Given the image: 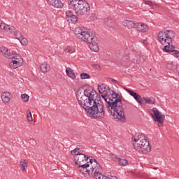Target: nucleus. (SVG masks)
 Listing matches in <instances>:
<instances>
[{
	"mask_svg": "<svg viewBox=\"0 0 179 179\" xmlns=\"http://www.w3.org/2000/svg\"><path fill=\"white\" fill-rule=\"evenodd\" d=\"M102 99L107 103L106 108L110 112V116L113 120H118L125 122V113L122 106V99L120 94L115 93L113 90H99ZM112 92V93H111Z\"/></svg>",
	"mask_w": 179,
	"mask_h": 179,
	"instance_id": "1",
	"label": "nucleus"
},
{
	"mask_svg": "<svg viewBox=\"0 0 179 179\" xmlns=\"http://www.w3.org/2000/svg\"><path fill=\"white\" fill-rule=\"evenodd\" d=\"M89 106L85 108V111L95 118H104V103L101 97L96 90H84Z\"/></svg>",
	"mask_w": 179,
	"mask_h": 179,
	"instance_id": "2",
	"label": "nucleus"
},
{
	"mask_svg": "<svg viewBox=\"0 0 179 179\" xmlns=\"http://www.w3.org/2000/svg\"><path fill=\"white\" fill-rule=\"evenodd\" d=\"M78 170L85 177H94L95 179H117L108 178L103 174V168L95 159H90V162L78 166Z\"/></svg>",
	"mask_w": 179,
	"mask_h": 179,
	"instance_id": "3",
	"label": "nucleus"
},
{
	"mask_svg": "<svg viewBox=\"0 0 179 179\" xmlns=\"http://www.w3.org/2000/svg\"><path fill=\"white\" fill-rule=\"evenodd\" d=\"M133 139V146L137 152H140L141 153H148L150 152L152 147H150V144L145 135L138 133L136 134L134 136L132 137Z\"/></svg>",
	"mask_w": 179,
	"mask_h": 179,
	"instance_id": "4",
	"label": "nucleus"
},
{
	"mask_svg": "<svg viewBox=\"0 0 179 179\" xmlns=\"http://www.w3.org/2000/svg\"><path fill=\"white\" fill-rule=\"evenodd\" d=\"M69 9L74 10L78 16H83L90 10V5L85 0H68Z\"/></svg>",
	"mask_w": 179,
	"mask_h": 179,
	"instance_id": "5",
	"label": "nucleus"
},
{
	"mask_svg": "<svg viewBox=\"0 0 179 179\" xmlns=\"http://www.w3.org/2000/svg\"><path fill=\"white\" fill-rule=\"evenodd\" d=\"M84 41L90 44L89 47L92 51H94V52H97L99 51V38L97 36H94L93 34L90 35V32H89V36L85 37V38H84Z\"/></svg>",
	"mask_w": 179,
	"mask_h": 179,
	"instance_id": "6",
	"label": "nucleus"
},
{
	"mask_svg": "<svg viewBox=\"0 0 179 179\" xmlns=\"http://www.w3.org/2000/svg\"><path fill=\"white\" fill-rule=\"evenodd\" d=\"M76 97L79 106H80V107H83L84 110L86 108V107H90V105H89L87 96H86L85 92H81L80 90H78L77 92Z\"/></svg>",
	"mask_w": 179,
	"mask_h": 179,
	"instance_id": "7",
	"label": "nucleus"
},
{
	"mask_svg": "<svg viewBox=\"0 0 179 179\" xmlns=\"http://www.w3.org/2000/svg\"><path fill=\"white\" fill-rule=\"evenodd\" d=\"M90 159V157L87 156L85 154H78L75 155L74 160H75V164L76 166H81L82 164H86L87 163H90V161L88 162Z\"/></svg>",
	"mask_w": 179,
	"mask_h": 179,
	"instance_id": "8",
	"label": "nucleus"
},
{
	"mask_svg": "<svg viewBox=\"0 0 179 179\" xmlns=\"http://www.w3.org/2000/svg\"><path fill=\"white\" fill-rule=\"evenodd\" d=\"M152 112L154 113L151 114L152 118L155 120V122H158V124H163L164 122V115H162V113L157 110V108H153Z\"/></svg>",
	"mask_w": 179,
	"mask_h": 179,
	"instance_id": "9",
	"label": "nucleus"
},
{
	"mask_svg": "<svg viewBox=\"0 0 179 179\" xmlns=\"http://www.w3.org/2000/svg\"><path fill=\"white\" fill-rule=\"evenodd\" d=\"M164 52H172V55L179 57V51L176 50V46L173 45V43H169L162 48Z\"/></svg>",
	"mask_w": 179,
	"mask_h": 179,
	"instance_id": "10",
	"label": "nucleus"
},
{
	"mask_svg": "<svg viewBox=\"0 0 179 179\" xmlns=\"http://www.w3.org/2000/svg\"><path fill=\"white\" fill-rule=\"evenodd\" d=\"M74 34L77 38L82 40V41H84L86 37H89V31H83L80 27H77L75 29Z\"/></svg>",
	"mask_w": 179,
	"mask_h": 179,
	"instance_id": "11",
	"label": "nucleus"
},
{
	"mask_svg": "<svg viewBox=\"0 0 179 179\" xmlns=\"http://www.w3.org/2000/svg\"><path fill=\"white\" fill-rule=\"evenodd\" d=\"M66 20L67 22H69V23H76V22H78V17L73 15L72 11L71 10L66 11Z\"/></svg>",
	"mask_w": 179,
	"mask_h": 179,
	"instance_id": "12",
	"label": "nucleus"
},
{
	"mask_svg": "<svg viewBox=\"0 0 179 179\" xmlns=\"http://www.w3.org/2000/svg\"><path fill=\"white\" fill-rule=\"evenodd\" d=\"M158 41H159V43H161V44H164V43H167L169 44V38L167 37V34L165 31H160L158 34Z\"/></svg>",
	"mask_w": 179,
	"mask_h": 179,
	"instance_id": "13",
	"label": "nucleus"
},
{
	"mask_svg": "<svg viewBox=\"0 0 179 179\" xmlns=\"http://www.w3.org/2000/svg\"><path fill=\"white\" fill-rule=\"evenodd\" d=\"M136 29H137L138 31H140L141 33H146L148 30V25L143 22H137Z\"/></svg>",
	"mask_w": 179,
	"mask_h": 179,
	"instance_id": "14",
	"label": "nucleus"
},
{
	"mask_svg": "<svg viewBox=\"0 0 179 179\" xmlns=\"http://www.w3.org/2000/svg\"><path fill=\"white\" fill-rule=\"evenodd\" d=\"M127 92H128L129 94H130V96H132V97H134V99H135V100L138 101L139 104H142V101H143V99H142L141 95L134 92L133 90H127Z\"/></svg>",
	"mask_w": 179,
	"mask_h": 179,
	"instance_id": "15",
	"label": "nucleus"
},
{
	"mask_svg": "<svg viewBox=\"0 0 179 179\" xmlns=\"http://www.w3.org/2000/svg\"><path fill=\"white\" fill-rule=\"evenodd\" d=\"M104 24L110 29H114L115 27V21H113V19L110 17L104 19Z\"/></svg>",
	"mask_w": 179,
	"mask_h": 179,
	"instance_id": "16",
	"label": "nucleus"
},
{
	"mask_svg": "<svg viewBox=\"0 0 179 179\" xmlns=\"http://www.w3.org/2000/svg\"><path fill=\"white\" fill-rule=\"evenodd\" d=\"M122 24L127 29H136V23L131 20H126L123 22Z\"/></svg>",
	"mask_w": 179,
	"mask_h": 179,
	"instance_id": "17",
	"label": "nucleus"
},
{
	"mask_svg": "<svg viewBox=\"0 0 179 179\" xmlns=\"http://www.w3.org/2000/svg\"><path fill=\"white\" fill-rule=\"evenodd\" d=\"M1 100L5 104H8L10 101V93L8 92H4L1 94Z\"/></svg>",
	"mask_w": 179,
	"mask_h": 179,
	"instance_id": "18",
	"label": "nucleus"
},
{
	"mask_svg": "<svg viewBox=\"0 0 179 179\" xmlns=\"http://www.w3.org/2000/svg\"><path fill=\"white\" fill-rule=\"evenodd\" d=\"M23 65V63L22 61H16V60H13L9 63V66L10 68H13V69H16V68H19V66H22Z\"/></svg>",
	"mask_w": 179,
	"mask_h": 179,
	"instance_id": "19",
	"label": "nucleus"
},
{
	"mask_svg": "<svg viewBox=\"0 0 179 179\" xmlns=\"http://www.w3.org/2000/svg\"><path fill=\"white\" fill-rule=\"evenodd\" d=\"M49 2L55 8H63L64 6V3L61 0H50Z\"/></svg>",
	"mask_w": 179,
	"mask_h": 179,
	"instance_id": "20",
	"label": "nucleus"
},
{
	"mask_svg": "<svg viewBox=\"0 0 179 179\" xmlns=\"http://www.w3.org/2000/svg\"><path fill=\"white\" fill-rule=\"evenodd\" d=\"M165 32L166 33V37H168V44H170V43H173V38L176 37L173 31L166 30L165 31Z\"/></svg>",
	"mask_w": 179,
	"mask_h": 179,
	"instance_id": "21",
	"label": "nucleus"
},
{
	"mask_svg": "<svg viewBox=\"0 0 179 179\" xmlns=\"http://www.w3.org/2000/svg\"><path fill=\"white\" fill-rule=\"evenodd\" d=\"M66 73L67 76H69V78H71V79H76V76L75 75V73L70 67L66 68Z\"/></svg>",
	"mask_w": 179,
	"mask_h": 179,
	"instance_id": "22",
	"label": "nucleus"
},
{
	"mask_svg": "<svg viewBox=\"0 0 179 179\" xmlns=\"http://www.w3.org/2000/svg\"><path fill=\"white\" fill-rule=\"evenodd\" d=\"M71 155H83V148H82L80 146L77 147L74 150L71 151Z\"/></svg>",
	"mask_w": 179,
	"mask_h": 179,
	"instance_id": "23",
	"label": "nucleus"
},
{
	"mask_svg": "<svg viewBox=\"0 0 179 179\" xmlns=\"http://www.w3.org/2000/svg\"><path fill=\"white\" fill-rule=\"evenodd\" d=\"M20 166L22 171H26L27 169V160L22 159L20 162Z\"/></svg>",
	"mask_w": 179,
	"mask_h": 179,
	"instance_id": "24",
	"label": "nucleus"
},
{
	"mask_svg": "<svg viewBox=\"0 0 179 179\" xmlns=\"http://www.w3.org/2000/svg\"><path fill=\"white\" fill-rule=\"evenodd\" d=\"M40 68L41 72H43V73H45V72H48V70L50 69V66H48V64H47V63L45 62L42 63Z\"/></svg>",
	"mask_w": 179,
	"mask_h": 179,
	"instance_id": "25",
	"label": "nucleus"
},
{
	"mask_svg": "<svg viewBox=\"0 0 179 179\" xmlns=\"http://www.w3.org/2000/svg\"><path fill=\"white\" fill-rule=\"evenodd\" d=\"M143 99L145 101V104H155V101H156V99L153 97H144Z\"/></svg>",
	"mask_w": 179,
	"mask_h": 179,
	"instance_id": "26",
	"label": "nucleus"
},
{
	"mask_svg": "<svg viewBox=\"0 0 179 179\" xmlns=\"http://www.w3.org/2000/svg\"><path fill=\"white\" fill-rule=\"evenodd\" d=\"M98 90H111V88L106 84H101L98 85Z\"/></svg>",
	"mask_w": 179,
	"mask_h": 179,
	"instance_id": "27",
	"label": "nucleus"
},
{
	"mask_svg": "<svg viewBox=\"0 0 179 179\" xmlns=\"http://www.w3.org/2000/svg\"><path fill=\"white\" fill-rule=\"evenodd\" d=\"M117 160L120 166H127V164H128V161L127 159L119 157L117 158Z\"/></svg>",
	"mask_w": 179,
	"mask_h": 179,
	"instance_id": "28",
	"label": "nucleus"
},
{
	"mask_svg": "<svg viewBox=\"0 0 179 179\" xmlns=\"http://www.w3.org/2000/svg\"><path fill=\"white\" fill-rule=\"evenodd\" d=\"M0 29L1 30H5L6 31H8V29H9V25L2 22V21H1V22H0Z\"/></svg>",
	"mask_w": 179,
	"mask_h": 179,
	"instance_id": "29",
	"label": "nucleus"
},
{
	"mask_svg": "<svg viewBox=\"0 0 179 179\" xmlns=\"http://www.w3.org/2000/svg\"><path fill=\"white\" fill-rule=\"evenodd\" d=\"M109 158L113 162H117V160H118L119 157L117 155H115V154L111 152V153H109Z\"/></svg>",
	"mask_w": 179,
	"mask_h": 179,
	"instance_id": "30",
	"label": "nucleus"
},
{
	"mask_svg": "<svg viewBox=\"0 0 179 179\" xmlns=\"http://www.w3.org/2000/svg\"><path fill=\"white\" fill-rule=\"evenodd\" d=\"M8 31H10V33H12V34H17V31L16 30V28L15 27H10L8 25Z\"/></svg>",
	"mask_w": 179,
	"mask_h": 179,
	"instance_id": "31",
	"label": "nucleus"
},
{
	"mask_svg": "<svg viewBox=\"0 0 179 179\" xmlns=\"http://www.w3.org/2000/svg\"><path fill=\"white\" fill-rule=\"evenodd\" d=\"M80 78L81 79H89L90 78V75L87 73H81L80 75Z\"/></svg>",
	"mask_w": 179,
	"mask_h": 179,
	"instance_id": "32",
	"label": "nucleus"
},
{
	"mask_svg": "<svg viewBox=\"0 0 179 179\" xmlns=\"http://www.w3.org/2000/svg\"><path fill=\"white\" fill-rule=\"evenodd\" d=\"M166 68H168V69H170V71H173V69H176V66H174L173 62H169L166 64Z\"/></svg>",
	"mask_w": 179,
	"mask_h": 179,
	"instance_id": "33",
	"label": "nucleus"
},
{
	"mask_svg": "<svg viewBox=\"0 0 179 179\" xmlns=\"http://www.w3.org/2000/svg\"><path fill=\"white\" fill-rule=\"evenodd\" d=\"M83 90H94V88L93 87L90 86L89 85H85L82 87Z\"/></svg>",
	"mask_w": 179,
	"mask_h": 179,
	"instance_id": "34",
	"label": "nucleus"
},
{
	"mask_svg": "<svg viewBox=\"0 0 179 179\" xmlns=\"http://www.w3.org/2000/svg\"><path fill=\"white\" fill-rule=\"evenodd\" d=\"M75 50L72 48H67L64 50V52H66V54H73Z\"/></svg>",
	"mask_w": 179,
	"mask_h": 179,
	"instance_id": "35",
	"label": "nucleus"
},
{
	"mask_svg": "<svg viewBox=\"0 0 179 179\" xmlns=\"http://www.w3.org/2000/svg\"><path fill=\"white\" fill-rule=\"evenodd\" d=\"M27 117L28 121H33V116L31 115V111L27 110Z\"/></svg>",
	"mask_w": 179,
	"mask_h": 179,
	"instance_id": "36",
	"label": "nucleus"
},
{
	"mask_svg": "<svg viewBox=\"0 0 179 179\" xmlns=\"http://www.w3.org/2000/svg\"><path fill=\"white\" fill-rule=\"evenodd\" d=\"M21 97L24 101H25V102L29 101V96L27 94H22Z\"/></svg>",
	"mask_w": 179,
	"mask_h": 179,
	"instance_id": "37",
	"label": "nucleus"
},
{
	"mask_svg": "<svg viewBox=\"0 0 179 179\" xmlns=\"http://www.w3.org/2000/svg\"><path fill=\"white\" fill-rule=\"evenodd\" d=\"M20 41L22 45H27L28 41L26 38H22Z\"/></svg>",
	"mask_w": 179,
	"mask_h": 179,
	"instance_id": "38",
	"label": "nucleus"
},
{
	"mask_svg": "<svg viewBox=\"0 0 179 179\" xmlns=\"http://www.w3.org/2000/svg\"><path fill=\"white\" fill-rule=\"evenodd\" d=\"M12 58H13V59H20V58H22V57L19 55H14Z\"/></svg>",
	"mask_w": 179,
	"mask_h": 179,
	"instance_id": "39",
	"label": "nucleus"
},
{
	"mask_svg": "<svg viewBox=\"0 0 179 179\" xmlns=\"http://www.w3.org/2000/svg\"><path fill=\"white\" fill-rule=\"evenodd\" d=\"M96 19H97V16L96 15V14L92 13L91 15V20H96Z\"/></svg>",
	"mask_w": 179,
	"mask_h": 179,
	"instance_id": "40",
	"label": "nucleus"
},
{
	"mask_svg": "<svg viewBox=\"0 0 179 179\" xmlns=\"http://www.w3.org/2000/svg\"><path fill=\"white\" fill-rule=\"evenodd\" d=\"M108 79L109 82H114L115 83V85H118V81H117L116 80H114L111 78H108Z\"/></svg>",
	"mask_w": 179,
	"mask_h": 179,
	"instance_id": "41",
	"label": "nucleus"
},
{
	"mask_svg": "<svg viewBox=\"0 0 179 179\" xmlns=\"http://www.w3.org/2000/svg\"><path fill=\"white\" fill-rule=\"evenodd\" d=\"M117 90V89H118V87L115 85H114V86L112 87V88H110V90Z\"/></svg>",
	"mask_w": 179,
	"mask_h": 179,
	"instance_id": "42",
	"label": "nucleus"
},
{
	"mask_svg": "<svg viewBox=\"0 0 179 179\" xmlns=\"http://www.w3.org/2000/svg\"><path fill=\"white\" fill-rule=\"evenodd\" d=\"M143 44H145V45L148 44V41L143 40Z\"/></svg>",
	"mask_w": 179,
	"mask_h": 179,
	"instance_id": "43",
	"label": "nucleus"
},
{
	"mask_svg": "<svg viewBox=\"0 0 179 179\" xmlns=\"http://www.w3.org/2000/svg\"><path fill=\"white\" fill-rule=\"evenodd\" d=\"M151 3H150V1H146V2H145V4H146V5H149L150 6Z\"/></svg>",
	"mask_w": 179,
	"mask_h": 179,
	"instance_id": "44",
	"label": "nucleus"
},
{
	"mask_svg": "<svg viewBox=\"0 0 179 179\" xmlns=\"http://www.w3.org/2000/svg\"><path fill=\"white\" fill-rule=\"evenodd\" d=\"M14 61H22V62H23V59H22V57H20V59H13Z\"/></svg>",
	"mask_w": 179,
	"mask_h": 179,
	"instance_id": "45",
	"label": "nucleus"
},
{
	"mask_svg": "<svg viewBox=\"0 0 179 179\" xmlns=\"http://www.w3.org/2000/svg\"><path fill=\"white\" fill-rule=\"evenodd\" d=\"M123 89H124V90H129V89L125 88V87H124Z\"/></svg>",
	"mask_w": 179,
	"mask_h": 179,
	"instance_id": "46",
	"label": "nucleus"
},
{
	"mask_svg": "<svg viewBox=\"0 0 179 179\" xmlns=\"http://www.w3.org/2000/svg\"><path fill=\"white\" fill-rule=\"evenodd\" d=\"M10 75H13V73H10Z\"/></svg>",
	"mask_w": 179,
	"mask_h": 179,
	"instance_id": "47",
	"label": "nucleus"
},
{
	"mask_svg": "<svg viewBox=\"0 0 179 179\" xmlns=\"http://www.w3.org/2000/svg\"><path fill=\"white\" fill-rule=\"evenodd\" d=\"M0 23H1V20H0Z\"/></svg>",
	"mask_w": 179,
	"mask_h": 179,
	"instance_id": "48",
	"label": "nucleus"
}]
</instances>
